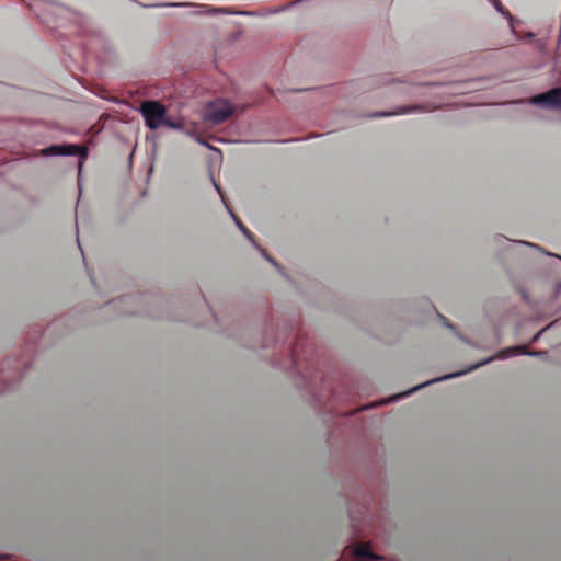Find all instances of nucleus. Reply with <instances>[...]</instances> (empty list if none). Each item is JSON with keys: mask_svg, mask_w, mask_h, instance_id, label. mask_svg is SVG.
<instances>
[{"mask_svg": "<svg viewBox=\"0 0 561 561\" xmlns=\"http://www.w3.org/2000/svg\"><path fill=\"white\" fill-rule=\"evenodd\" d=\"M369 408H370V405H365V407L362 408V410H367Z\"/></svg>", "mask_w": 561, "mask_h": 561, "instance_id": "nucleus-18", "label": "nucleus"}, {"mask_svg": "<svg viewBox=\"0 0 561 561\" xmlns=\"http://www.w3.org/2000/svg\"><path fill=\"white\" fill-rule=\"evenodd\" d=\"M228 211L230 214V216L232 217L233 221L236 222V225L238 226V228L240 229V231L245 236V238L248 240H250L252 242V244L259 250V252L268 261L271 262L275 267H278V264L271 257L268 256V254L265 252V250H263L262 248H260L255 241L253 240V236L251 234V232L242 225V222L234 216V214L228 208Z\"/></svg>", "mask_w": 561, "mask_h": 561, "instance_id": "nucleus-9", "label": "nucleus"}, {"mask_svg": "<svg viewBox=\"0 0 561 561\" xmlns=\"http://www.w3.org/2000/svg\"><path fill=\"white\" fill-rule=\"evenodd\" d=\"M529 103L546 110L561 111V88H553L533 96Z\"/></svg>", "mask_w": 561, "mask_h": 561, "instance_id": "nucleus-5", "label": "nucleus"}, {"mask_svg": "<svg viewBox=\"0 0 561 561\" xmlns=\"http://www.w3.org/2000/svg\"><path fill=\"white\" fill-rule=\"evenodd\" d=\"M39 19L47 21V13H64L66 8L47 0H22Z\"/></svg>", "mask_w": 561, "mask_h": 561, "instance_id": "nucleus-6", "label": "nucleus"}, {"mask_svg": "<svg viewBox=\"0 0 561 561\" xmlns=\"http://www.w3.org/2000/svg\"><path fill=\"white\" fill-rule=\"evenodd\" d=\"M444 324H445L447 328H449L450 330H454V327H453L450 323L446 322V320H445V319H444Z\"/></svg>", "mask_w": 561, "mask_h": 561, "instance_id": "nucleus-17", "label": "nucleus"}, {"mask_svg": "<svg viewBox=\"0 0 561 561\" xmlns=\"http://www.w3.org/2000/svg\"><path fill=\"white\" fill-rule=\"evenodd\" d=\"M517 355H528V356H542V355H546V352H528L526 350L525 346H513V347H507V348H503L501 351H499L496 354H494L493 356H490L488 357L486 359L482 360V362H479L477 364H473L471 366H469L467 369L465 370H461V371H457V373H453V374H448V375H445V376H442V377H438V378H434L432 380H428L426 382H423L416 387H413L411 388L410 390L408 391H404V392H401V393H398V394H394L390 398H388L387 400H383L381 402H379L378 404H386V403H391V402H396V401H399L401 399H404L407 397H409L410 394L414 393L415 391L422 389V388H425L432 383H436V382H439V381H443V380H447V379H451V378H457V377H460L467 373H470L479 367H482L493 360H496V359H507L512 356H517Z\"/></svg>", "mask_w": 561, "mask_h": 561, "instance_id": "nucleus-1", "label": "nucleus"}, {"mask_svg": "<svg viewBox=\"0 0 561 561\" xmlns=\"http://www.w3.org/2000/svg\"><path fill=\"white\" fill-rule=\"evenodd\" d=\"M164 7H186L191 5L194 8V14H210V13H227V14H242V15H253V12H231L224 8H210L206 4H188V3H169L163 4Z\"/></svg>", "mask_w": 561, "mask_h": 561, "instance_id": "nucleus-7", "label": "nucleus"}, {"mask_svg": "<svg viewBox=\"0 0 561 561\" xmlns=\"http://www.w3.org/2000/svg\"><path fill=\"white\" fill-rule=\"evenodd\" d=\"M234 112V106L227 100L217 99L207 103L204 113V121L220 124L227 121Z\"/></svg>", "mask_w": 561, "mask_h": 561, "instance_id": "nucleus-3", "label": "nucleus"}, {"mask_svg": "<svg viewBox=\"0 0 561 561\" xmlns=\"http://www.w3.org/2000/svg\"><path fill=\"white\" fill-rule=\"evenodd\" d=\"M185 134L188 136V137H192L196 140V137H198L194 130H185Z\"/></svg>", "mask_w": 561, "mask_h": 561, "instance_id": "nucleus-15", "label": "nucleus"}, {"mask_svg": "<svg viewBox=\"0 0 561 561\" xmlns=\"http://www.w3.org/2000/svg\"><path fill=\"white\" fill-rule=\"evenodd\" d=\"M559 257H560V260H561V256H559Z\"/></svg>", "mask_w": 561, "mask_h": 561, "instance_id": "nucleus-19", "label": "nucleus"}, {"mask_svg": "<svg viewBox=\"0 0 561 561\" xmlns=\"http://www.w3.org/2000/svg\"><path fill=\"white\" fill-rule=\"evenodd\" d=\"M548 328H549V325H548V327H546L545 329L540 330L537 334H535V336L533 337V342L538 341V340H539V337H540V335H541V334H542V333H543Z\"/></svg>", "mask_w": 561, "mask_h": 561, "instance_id": "nucleus-13", "label": "nucleus"}, {"mask_svg": "<svg viewBox=\"0 0 561 561\" xmlns=\"http://www.w3.org/2000/svg\"><path fill=\"white\" fill-rule=\"evenodd\" d=\"M44 157L54 156H79L78 169L81 172L82 164L88 157V149L78 145H53L41 151Z\"/></svg>", "mask_w": 561, "mask_h": 561, "instance_id": "nucleus-4", "label": "nucleus"}, {"mask_svg": "<svg viewBox=\"0 0 561 561\" xmlns=\"http://www.w3.org/2000/svg\"><path fill=\"white\" fill-rule=\"evenodd\" d=\"M490 1L495 10H500V8L503 7L500 0H490Z\"/></svg>", "mask_w": 561, "mask_h": 561, "instance_id": "nucleus-12", "label": "nucleus"}, {"mask_svg": "<svg viewBox=\"0 0 561 561\" xmlns=\"http://www.w3.org/2000/svg\"><path fill=\"white\" fill-rule=\"evenodd\" d=\"M196 141L205 147L211 148L205 140H203L201 137H196Z\"/></svg>", "mask_w": 561, "mask_h": 561, "instance_id": "nucleus-16", "label": "nucleus"}, {"mask_svg": "<svg viewBox=\"0 0 561 561\" xmlns=\"http://www.w3.org/2000/svg\"><path fill=\"white\" fill-rule=\"evenodd\" d=\"M355 554L358 558L368 559V560H378L379 558L371 553L369 547L367 546H358L355 550Z\"/></svg>", "mask_w": 561, "mask_h": 561, "instance_id": "nucleus-10", "label": "nucleus"}, {"mask_svg": "<svg viewBox=\"0 0 561 561\" xmlns=\"http://www.w3.org/2000/svg\"><path fill=\"white\" fill-rule=\"evenodd\" d=\"M139 112L144 117L145 125L151 130H156L161 126H167L175 130H182L184 127L182 121L175 122L165 116V106L157 101L142 102L139 106Z\"/></svg>", "mask_w": 561, "mask_h": 561, "instance_id": "nucleus-2", "label": "nucleus"}, {"mask_svg": "<svg viewBox=\"0 0 561 561\" xmlns=\"http://www.w3.org/2000/svg\"><path fill=\"white\" fill-rule=\"evenodd\" d=\"M496 11L500 14H502L503 16H505L510 21V23L512 24L514 18L504 7L500 8V10H496Z\"/></svg>", "mask_w": 561, "mask_h": 561, "instance_id": "nucleus-11", "label": "nucleus"}, {"mask_svg": "<svg viewBox=\"0 0 561 561\" xmlns=\"http://www.w3.org/2000/svg\"><path fill=\"white\" fill-rule=\"evenodd\" d=\"M433 107H430L428 105H410V106H398L392 112H376L371 114V117H389V116H397V115H407V114H413L417 112H431L433 111Z\"/></svg>", "mask_w": 561, "mask_h": 561, "instance_id": "nucleus-8", "label": "nucleus"}, {"mask_svg": "<svg viewBox=\"0 0 561 561\" xmlns=\"http://www.w3.org/2000/svg\"><path fill=\"white\" fill-rule=\"evenodd\" d=\"M211 181H213V184H214L216 191L218 192V194L220 195L221 199L224 201V195H222V192H221L220 187L218 186V184L215 182L214 179Z\"/></svg>", "mask_w": 561, "mask_h": 561, "instance_id": "nucleus-14", "label": "nucleus"}]
</instances>
